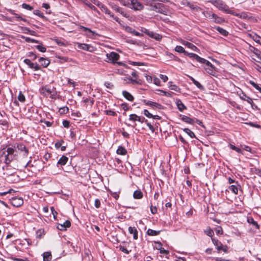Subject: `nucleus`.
<instances>
[{
	"label": "nucleus",
	"instance_id": "29",
	"mask_svg": "<svg viewBox=\"0 0 261 261\" xmlns=\"http://www.w3.org/2000/svg\"><path fill=\"white\" fill-rule=\"evenodd\" d=\"M175 50L180 53H184L185 55L188 54V52L186 51L185 49L181 46H176Z\"/></svg>",
	"mask_w": 261,
	"mask_h": 261
},
{
	"label": "nucleus",
	"instance_id": "40",
	"mask_svg": "<svg viewBox=\"0 0 261 261\" xmlns=\"http://www.w3.org/2000/svg\"><path fill=\"white\" fill-rule=\"evenodd\" d=\"M10 11L11 12L12 14H14L15 16V17L18 20H22L24 21H27V20L25 19L22 18L18 14L14 13L13 11L10 10Z\"/></svg>",
	"mask_w": 261,
	"mask_h": 261
},
{
	"label": "nucleus",
	"instance_id": "31",
	"mask_svg": "<svg viewBox=\"0 0 261 261\" xmlns=\"http://www.w3.org/2000/svg\"><path fill=\"white\" fill-rule=\"evenodd\" d=\"M176 104H177L178 109L180 111H182L184 109H186L185 106H184V105L182 103V102L180 100H178L176 102Z\"/></svg>",
	"mask_w": 261,
	"mask_h": 261
},
{
	"label": "nucleus",
	"instance_id": "60",
	"mask_svg": "<svg viewBox=\"0 0 261 261\" xmlns=\"http://www.w3.org/2000/svg\"><path fill=\"white\" fill-rule=\"evenodd\" d=\"M94 4L98 6L100 9L101 8V6H102L103 5L101 4L100 2L98 1H95L94 2Z\"/></svg>",
	"mask_w": 261,
	"mask_h": 261
},
{
	"label": "nucleus",
	"instance_id": "8",
	"mask_svg": "<svg viewBox=\"0 0 261 261\" xmlns=\"http://www.w3.org/2000/svg\"><path fill=\"white\" fill-rule=\"evenodd\" d=\"M210 20L217 23H221L224 21V19L223 18L217 16L214 13H213Z\"/></svg>",
	"mask_w": 261,
	"mask_h": 261
},
{
	"label": "nucleus",
	"instance_id": "55",
	"mask_svg": "<svg viewBox=\"0 0 261 261\" xmlns=\"http://www.w3.org/2000/svg\"><path fill=\"white\" fill-rule=\"evenodd\" d=\"M213 259L215 260V261H230L229 260L225 259L224 258H223L222 257H214Z\"/></svg>",
	"mask_w": 261,
	"mask_h": 261
},
{
	"label": "nucleus",
	"instance_id": "24",
	"mask_svg": "<svg viewBox=\"0 0 261 261\" xmlns=\"http://www.w3.org/2000/svg\"><path fill=\"white\" fill-rule=\"evenodd\" d=\"M129 120L131 121H139V122H142V121L141 120V118L136 114H131L129 116Z\"/></svg>",
	"mask_w": 261,
	"mask_h": 261
},
{
	"label": "nucleus",
	"instance_id": "36",
	"mask_svg": "<svg viewBox=\"0 0 261 261\" xmlns=\"http://www.w3.org/2000/svg\"><path fill=\"white\" fill-rule=\"evenodd\" d=\"M203 14L204 15V16L205 17L208 18L210 19H211L212 16L213 14V13H212V12L209 11H205L203 12Z\"/></svg>",
	"mask_w": 261,
	"mask_h": 261
},
{
	"label": "nucleus",
	"instance_id": "51",
	"mask_svg": "<svg viewBox=\"0 0 261 261\" xmlns=\"http://www.w3.org/2000/svg\"><path fill=\"white\" fill-rule=\"evenodd\" d=\"M44 233V230L42 229H39L37 231V237L40 238L42 235V234Z\"/></svg>",
	"mask_w": 261,
	"mask_h": 261
},
{
	"label": "nucleus",
	"instance_id": "30",
	"mask_svg": "<svg viewBox=\"0 0 261 261\" xmlns=\"http://www.w3.org/2000/svg\"><path fill=\"white\" fill-rule=\"evenodd\" d=\"M126 152L127 151L126 149L122 146L119 147V148L117 150V153L119 154L125 155L126 153Z\"/></svg>",
	"mask_w": 261,
	"mask_h": 261
},
{
	"label": "nucleus",
	"instance_id": "64",
	"mask_svg": "<svg viewBox=\"0 0 261 261\" xmlns=\"http://www.w3.org/2000/svg\"><path fill=\"white\" fill-rule=\"evenodd\" d=\"M254 68L258 72L261 73V67L259 66L258 65L255 64Z\"/></svg>",
	"mask_w": 261,
	"mask_h": 261
},
{
	"label": "nucleus",
	"instance_id": "19",
	"mask_svg": "<svg viewBox=\"0 0 261 261\" xmlns=\"http://www.w3.org/2000/svg\"><path fill=\"white\" fill-rule=\"evenodd\" d=\"M160 230H154L151 229H148L147 231V234L150 236H155L159 234Z\"/></svg>",
	"mask_w": 261,
	"mask_h": 261
},
{
	"label": "nucleus",
	"instance_id": "33",
	"mask_svg": "<svg viewBox=\"0 0 261 261\" xmlns=\"http://www.w3.org/2000/svg\"><path fill=\"white\" fill-rule=\"evenodd\" d=\"M208 67L206 68V70L207 71V72L209 73L211 75H214L215 73V71L214 69V67L213 65H212V67L211 66H207Z\"/></svg>",
	"mask_w": 261,
	"mask_h": 261
},
{
	"label": "nucleus",
	"instance_id": "50",
	"mask_svg": "<svg viewBox=\"0 0 261 261\" xmlns=\"http://www.w3.org/2000/svg\"><path fill=\"white\" fill-rule=\"evenodd\" d=\"M229 146H230V147L232 149H233V150H236V151L237 152H241V150L240 148H238V147H236L235 146H234V145H232V144H230V145H229Z\"/></svg>",
	"mask_w": 261,
	"mask_h": 261
},
{
	"label": "nucleus",
	"instance_id": "20",
	"mask_svg": "<svg viewBox=\"0 0 261 261\" xmlns=\"http://www.w3.org/2000/svg\"><path fill=\"white\" fill-rule=\"evenodd\" d=\"M39 61L44 67H46L50 63V61L48 60L43 58H40Z\"/></svg>",
	"mask_w": 261,
	"mask_h": 261
},
{
	"label": "nucleus",
	"instance_id": "5",
	"mask_svg": "<svg viewBox=\"0 0 261 261\" xmlns=\"http://www.w3.org/2000/svg\"><path fill=\"white\" fill-rule=\"evenodd\" d=\"M108 62H111L112 63H116L117 60L119 59V55L115 52H111L108 53L106 55Z\"/></svg>",
	"mask_w": 261,
	"mask_h": 261
},
{
	"label": "nucleus",
	"instance_id": "42",
	"mask_svg": "<svg viewBox=\"0 0 261 261\" xmlns=\"http://www.w3.org/2000/svg\"><path fill=\"white\" fill-rule=\"evenodd\" d=\"M250 84H251L256 90H258L261 92V88L256 83L253 81H250Z\"/></svg>",
	"mask_w": 261,
	"mask_h": 261
},
{
	"label": "nucleus",
	"instance_id": "26",
	"mask_svg": "<svg viewBox=\"0 0 261 261\" xmlns=\"http://www.w3.org/2000/svg\"><path fill=\"white\" fill-rule=\"evenodd\" d=\"M227 191H228V192L229 191H231L232 192V193H233L234 194H238V188L236 186H235L234 185H232V186H230L228 188Z\"/></svg>",
	"mask_w": 261,
	"mask_h": 261
},
{
	"label": "nucleus",
	"instance_id": "61",
	"mask_svg": "<svg viewBox=\"0 0 261 261\" xmlns=\"http://www.w3.org/2000/svg\"><path fill=\"white\" fill-rule=\"evenodd\" d=\"M63 125L65 127H68L69 126V123L68 121L64 120L63 121Z\"/></svg>",
	"mask_w": 261,
	"mask_h": 261
},
{
	"label": "nucleus",
	"instance_id": "14",
	"mask_svg": "<svg viewBox=\"0 0 261 261\" xmlns=\"http://www.w3.org/2000/svg\"><path fill=\"white\" fill-rule=\"evenodd\" d=\"M194 59H195L197 61L200 63H204L207 66H211V67H212V64L209 61L199 57L198 55H197V56L194 58Z\"/></svg>",
	"mask_w": 261,
	"mask_h": 261
},
{
	"label": "nucleus",
	"instance_id": "27",
	"mask_svg": "<svg viewBox=\"0 0 261 261\" xmlns=\"http://www.w3.org/2000/svg\"><path fill=\"white\" fill-rule=\"evenodd\" d=\"M120 2L123 6L130 8L132 0H120Z\"/></svg>",
	"mask_w": 261,
	"mask_h": 261
},
{
	"label": "nucleus",
	"instance_id": "54",
	"mask_svg": "<svg viewBox=\"0 0 261 261\" xmlns=\"http://www.w3.org/2000/svg\"><path fill=\"white\" fill-rule=\"evenodd\" d=\"M51 212L54 216V218L56 219V217L58 215V213L55 210L54 207H51Z\"/></svg>",
	"mask_w": 261,
	"mask_h": 261
},
{
	"label": "nucleus",
	"instance_id": "9",
	"mask_svg": "<svg viewBox=\"0 0 261 261\" xmlns=\"http://www.w3.org/2000/svg\"><path fill=\"white\" fill-rule=\"evenodd\" d=\"M123 28L128 33H130L131 34H133L137 36H141L143 35L137 31H136L135 30L133 29L132 28L128 27V26H123Z\"/></svg>",
	"mask_w": 261,
	"mask_h": 261
},
{
	"label": "nucleus",
	"instance_id": "15",
	"mask_svg": "<svg viewBox=\"0 0 261 261\" xmlns=\"http://www.w3.org/2000/svg\"><path fill=\"white\" fill-rule=\"evenodd\" d=\"M17 147L19 150L21 151H24V155H28V150L26 148V147L24 145L22 144H18Z\"/></svg>",
	"mask_w": 261,
	"mask_h": 261
},
{
	"label": "nucleus",
	"instance_id": "3",
	"mask_svg": "<svg viewBox=\"0 0 261 261\" xmlns=\"http://www.w3.org/2000/svg\"><path fill=\"white\" fill-rule=\"evenodd\" d=\"M212 241L214 245L216 247L218 253H220L221 250H222L225 253L228 252V247L227 245H223L220 241L214 238H212Z\"/></svg>",
	"mask_w": 261,
	"mask_h": 261
},
{
	"label": "nucleus",
	"instance_id": "44",
	"mask_svg": "<svg viewBox=\"0 0 261 261\" xmlns=\"http://www.w3.org/2000/svg\"><path fill=\"white\" fill-rule=\"evenodd\" d=\"M63 226H64L65 229L66 228H68L71 226V223L69 220L66 221L63 224H62Z\"/></svg>",
	"mask_w": 261,
	"mask_h": 261
},
{
	"label": "nucleus",
	"instance_id": "28",
	"mask_svg": "<svg viewBox=\"0 0 261 261\" xmlns=\"http://www.w3.org/2000/svg\"><path fill=\"white\" fill-rule=\"evenodd\" d=\"M124 81H126V83H131L133 85L138 84L139 82L137 81V79H132L131 78L126 77L124 79Z\"/></svg>",
	"mask_w": 261,
	"mask_h": 261
},
{
	"label": "nucleus",
	"instance_id": "38",
	"mask_svg": "<svg viewBox=\"0 0 261 261\" xmlns=\"http://www.w3.org/2000/svg\"><path fill=\"white\" fill-rule=\"evenodd\" d=\"M100 9L102 11H103L105 13H106L109 15H111V11L104 5L102 6H101V8H100Z\"/></svg>",
	"mask_w": 261,
	"mask_h": 261
},
{
	"label": "nucleus",
	"instance_id": "21",
	"mask_svg": "<svg viewBox=\"0 0 261 261\" xmlns=\"http://www.w3.org/2000/svg\"><path fill=\"white\" fill-rule=\"evenodd\" d=\"M146 105L150 106L152 107H155L158 109H161V108H162V106L161 105H160L156 102L151 101H148L146 102Z\"/></svg>",
	"mask_w": 261,
	"mask_h": 261
},
{
	"label": "nucleus",
	"instance_id": "22",
	"mask_svg": "<svg viewBox=\"0 0 261 261\" xmlns=\"http://www.w3.org/2000/svg\"><path fill=\"white\" fill-rule=\"evenodd\" d=\"M68 159L65 156H62L59 160L58 163L61 165H65L67 162Z\"/></svg>",
	"mask_w": 261,
	"mask_h": 261
},
{
	"label": "nucleus",
	"instance_id": "37",
	"mask_svg": "<svg viewBox=\"0 0 261 261\" xmlns=\"http://www.w3.org/2000/svg\"><path fill=\"white\" fill-rule=\"evenodd\" d=\"M184 132L187 133L191 138H194L195 137V134L194 133L192 132L190 129L189 128H185L184 129Z\"/></svg>",
	"mask_w": 261,
	"mask_h": 261
},
{
	"label": "nucleus",
	"instance_id": "45",
	"mask_svg": "<svg viewBox=\"0 0 261 261\" xmlns=\"http://www.w3.org/2000/svg\"><path fill=\"white\" fill-rule=\"evenodd\" d=\"M22 7L23 8L29 10H33V7L30 6L29 5L26 4H23L22 5Z\"/></svg>",
	"mask_w": 261,
	"mask_h": 261
},
{
	"label": "nucleus",
	"instance_id": "57",
	"mask_svg": "<svg viewBox=\"0 0 261 261\" xmlns=\"http://www.w3.org/2000/svg\"><path fill=\"white\" fill-rule=\"evenodd\" d=\"M133 196H143V194L140 191H136L134 192Z\"/></svg>",
	"mask_w": 261,
	"mask_h": 261
},
{
	"label": "nucleus",
	"instance_id": "18",
	"mask_svg": "<svg viewBox=\"0 0 261 261\" xmlns=\"http://www.w3.org/2000/svg\"><path fill=\"white\" fill-rule=\"evenodd\" d=\"M43 261H50L51 259L52 256L49 252H46L43 253Z\"/></svg>",
	"mask_w": 261,
	"mask_h": 261
},
{
	"label": "nucleus",
	"instance_id": "11",
	"mask_svg": "<svg viewBox=\"0 0 261 261\" xmlns=\"http://www.w3.org/2000/svg\"><path fill=\"white\" fill-rule=\"evenodd\" d=\"M24 62L26 64L28 65L30 68H34L35 70H38L40 69V67L38 64H34V63H32L29 59H25L24 60Z\"/></svg>",
	"mask_w": 261,
	"mask_h": 261
},
{
	"label": "nucleus",
	"instance_id": "12",
	"mask_svg": "<svg viewBox=\"0 0 261 261\" xmlns=\"http://www.w3.org/2000/svg\"><path fill=\"white\" fill-rule=\"evenodd\" d=\"M128 232L130 234H133V238L134 240L138 239V231L137 229L134 227H129Z\"/></svg>",
	"mask_w": 261,
	"mask_h": 261
},
{
	"label": "nucleus",
	"instance_id": "16",
	"mask_svg": "<svg viewBox=\"0 0 261 261\" xmlns=\"http://www.w3.org/2000/svg\"><path fill=\"white\" fill-rule=\"evenodd\" d=\"M124 97L129 101H132L134 100V97L129 92L124 91L122 93Z\"/></svg>",
	"mask_w": 261,
	"mask_h": 261
},
{
	"label": "nucleus",
	"instance_id": "39",
	"mask_svg": "<svg viewBox=\"0 0 261 261\" xmlns=\"http://www.w3.org/2000/svg\"><path fill=\"white\" fill-rule=\"evenodd\" d=\"M18 99L20 102H23L25 100L24 95L22 93V92L21 91L19 92V95L18 96Z\"/></svg>",
	"mask_w": 261,
	"mask_h": 261
},
{
	"label": "nucleus",
	"instance_id": "23",
	"mask_svg": "<svg viewBox=\"0 0 261 261\" xmlns=\"http://www.w3.org/2000/svg\"><path fill=\"white\" fill-rule=\"evenodd\" d=\"M182 120L186 122V123H190V124H193L194 123V121H195V120L193 119H192L188 116H184L182 118Z\"/></svg>",
	"mask_w": 261,
	"mask_h": 261
},
{
	"label": "nucleus",
	"instance_id": "13",
	"mask_svg": "<svg viewBox=\"0 0 261 261\" xmlns=\"http://www.w3.org/2000/svg\"><path fill=\"white\" fill-rule=\"evenodd\" d=\"M249 50L253 53L258 59L261 60V52L253 46H250Z\"/></svg>",
	"mask_w": 261,
	"mask_h": 261
},
{
	"label": "nucleus",
	"instance_id": "59",
	"mask_svg": "<svg viewBox=\"0 0 261 261\" xmlns=\"http://www.w3.org/2000/svg\"><path fill=\"white\" fill-rule=\"evenodd\" d=\"M206 234L207 236L212 237L214 234V232L212 229H210L206 231Z\"/></svg>",
	"mask_w": 261,
	"mask_h": 261
},
{
	"label": "nucleus",
	"instance_id": "35",
	"mask_svg": "<svg viewBox=\"0 0 261 261\" xmlns=\"http://www.w3.org/2000/svg\"><path fill=\"white\" fill-rule=\"evenodd\" d=\"M216 30L222 35L224 36H227L228 32L224 29L219 27L216 28Z\"/></svg>",
	"mask_w": 261,
	"mask_h": 261
},
{
	"label": "nucleus",
	"instance_id": "63",
	"mask_svg": "<svg viewBox=\"0 0 261 261\" xmlns=\"http://www.w3.org/2000/svg\"><path fill=\"white\" fill-rule=\"evenodd\" d=\"M195 85L197 87L200 89H203V87L198 82H197Z\"/></svg>",
	"mask_w": 261,
	"mask_h": 261
},
{
	"label": "nucleus",
	"instance_id": "49",
	"mask_svg": "<svg viewBox=\"0 0 261 261\" xmlns=\"http://www.w3.org/2000/svg\"><path fill=\"white\" fill-rule=\"evenodd\" d=\"M120 250L126 253V254H128L129 252V251H128L126 248H125L124 246H120Z\"/></svg>",
	"mask_w": 261,
	"mask_h": 261
},
{
	"label": "nucleus",
	"instance_id": "47",
	"mask_svg": "<svg viewBox=\"0 0 261 261\" xmlns=\"http://www.w3.org/2000/svg\"><path fill=\"white\" fill-rule=\"evenodd\" d=\"M37 48L41 52L44 53L46 51V48L41 45H37Z\"/></svg>",
	"mask_w": 261,
	"mask_h": 261
},
{
	"label": "nucleus",
	"instance_id": "6",
	"mask_svg": "<svg viewBox=\"0 0 261 261\" xmlns=\"http://www.w3.org/2000/svg\"><path fill=\"white\" fill-rule=\"evenodd\" d=\"M150 9L153 11H155L156 12L164 13L165 11L163 9L164 7L163 5L158 3L153 4V3H150L149 4Z\"/></svg>",
	"mask_w": 261,
	"mask_h": 261
},
{
	"label": "nucleus",
	"instance_id": "17",
	"mask_svg": "<svg viewBox=\"0 0 261 261\" xmlns=\"http://www.w3.org/2000/svg\"><path fill=\"white\" fill-rule=\"evenodd\" d=\"M182 44L186 46L187 47H188V48H191L193 50L196 51L197 50V48L194 44L190 42H188L187 41H183Z\"/></svg>",
	"mask_w": 261,
	"mask_h": 261
},
{
	"label": "nucleus",
	"instance_id": "58",
	"mask_svg": "<svg viewBox=\"0 0 261 261\" xmlns=\"http://www.w3.org/2000/svg\"><path fill=\"white\" fill-rule=\"evenodd\" d=\"M150 210L152 213V214H154L157 212V208L156 207H153L152 205H151L150 206Z\"/></svg>",
	"mask_w": 261,
	"mask_h": 261
},
{
	"label": "nucleus",
	"instance_id": "2",
	"mask_svg": "<svg viewBox=\"0 0 261 261\" xmlns=\"http://www.w3.org/2000/svg\"><path fill=\"white\" fill-rule=\"evenodd\" d=\"M214 5L215 7H216L218 9H219L220 10L223 11L226 13H229L232 14L233 15H238L237 14H235L234 12L230 10L229 8V7L226 5L225 4H223L222 2L220 1H216L214 3Z\"/></svg>",
	"mask_w": 261,
	"mask_h": 261
},
{
	"label": "nucleus",
	"instance_id": "62",
	"mask_svg": "<svg viewBox=\"0 0 261 261\" xmlns=\"http://www.w3.org/2000/svg\"><path fill=\"white\" fill-rule=\"evenodd\" d=\"M159 250H160L161 253H163V254H168V251L165 250L164 248H159Z\"/></svg>",
	"mask_w": 261,
	"mask_h": 261
},
{
	"label": "nucleus",
	"instance_id": "41",
	"mask_svg": "<svg viewBox=\"0 0 261 261\" xmlns=\"http://www.w3.org/2000/svg\"><path fill=\"white\" fill-rule=\"evenodd\" d=\"M171 83H172V82L169 83V84H170L169 88H170V89L175 91H178L179 88L175 85H172Z\"/></svg>",
	"mask_w": 261,
	"mask_h": 261
},
{
	"label": "nucleus",
	"instance_id": "46",
	"mask_svg": "<svg viewBox=\"0 0 261 261\" xmlns=\"http://www.w3.org/2000/svg\"><path fill=\"white\" fill-rule=\"evenodd\" d=\"M94 205L96 208H99L100 206V201L98 199H96L94 201Z\"/></svg>",
	"mask_w": 261,
	"mask_h": 261
},
{
	"label": "nucleus",
	"instance_id": "4",
	"mask_svg": "<svg viewBox=\"0 0 261 261\" xmlns=\"http://www.w3.org/2000/svg\"><path fill=\"white\" fill-rule=\"evenodd\" d=\"M10 200L11 204L15 207H19L23 203V200L21 197H12Z\"/></svg>",
	"mask_w": 261,
	"mask_h": 261
},
{
	"label": "nucleus",
	"instance_id": "7",
	"mask_svg": "<svg viewBox=\"0 0 261 261\" xmlns=\"http://www.w3.org/2000/svg\"><path fill=\"white\" fill-rule=\"evenodd\" d=\"M130 9L135 11H141L144 8V5L138 0H132Z\"/></svg>",
	"mask_w": 261,
	"mask_h": 261
},
{
	"label": "nucleus",
	"instance_id": "32",
	"mask_svg": "<svg viewBox=\"0 0 261 261\" xmlns=\"http://www.w3.org/2000/svg\"><path fill=\"white\" fill-rule=\"evenodd\" d=\"M78 47L81 49H83L85 50H89L90 47V46L86 44H80L77 43Z\"/></svg>",
	"mask_w": 261,
	"mask_h": 261
},
{
	"label": "nucleus",
	"instance_id": "34",
	"mask_svg": "<svg viewBox=\"0 0 261 261\" xmlns=\"http://www.w3.org/2000/svg\"><path fill=\"white\" fill-rule=\"evenodd\" d=\"M250 36L256 42L261 43V37L255 34L253 35H250Z\"/></svg>",
	"mask_w": 261,
	"mask_h": 261
},
{
	"label": "nucleus",
	"instance_id": "25",
	"mask_svg": "<svg viewBox=\"0 0 261 261\" xmlns=\"http://www.w3.org/2000/svg\"><path fill=\"white\" fill-rule=\"evenodd\" d=\"M247 221L249 223L252 224L253 225L255 226L257 229H259V226L257 224V222L254 220L252 217L248 218Z\"/></svg>",
	"mask_w": 261,
	"mask_h": 261
},
{
	"label": "nucleus",
	"instance_id": "48",
	"mask_svg": "<svg viewBox=\"0 0 261 261\" xmlns=\"http://www.w3.org/2000/svg\"><path fill=\"white\" fill-rule=\"evenodd\" d=\"M144 114L148 118H151L153 117V115L149 112V111L147 110H144Z\"/></svg>",
	"mask_w": 261,
	"mask_h": 261
},
{
	"label": "nucleus",
	"instance_id": "52",
	"mask_svg": "<svg viewBox=\"0 0 261 261\" xmlns=\"http://www.w3.org/2000/svg\"><path fill=\"white\" fill-rule=\"evenodd\" d=\"M153 83L155 85L159 86L160 85V80L156 77H153Z\"/></svg>",
	"mask_w": 261,
	"mask_h": 261
},
{
	"label": "nucleus",
	"instance_id": "53",
	"mask_svg": "<svg viewBox=\"0 0 261 261\" xmlns=\"http://www.w3.org/2000/svg\"><path fill=\"white\" fill-rule=\"evenodd\" d=\"M160 77L163 81L164 82H167L168 80V76L165 75L160 74Z\"/></svg>",
	"mask_w": 261,
	"mask_h": 261
},
{
	"label": "nucleus",
	"instance_id": "10",
	"mask_svg": "<svg viewBox=\"0 0 261 261\" xmlns=\"http://www.w3.org/2000/svg\"><path fill=\"white\" fill-rule=\"evenodd\" d=\"M145 33L150 37L155 39L156 40H160L162 39V36L159 34L150 31H146Z\"/></svg>",
	"mask_w": 261,
	"mask_h": 261
},
{
	"label": "nucleus",
	"instance_id": "1",
	"mask_svg": "<svg viewBox=\"0 0 261 261\" xmlns=\"http://www.w3.org/2000/svg\"><path fill=\"white\" fill-rule=\"evenodd\" d=\"M14 150L12 147L4 148L0 150V159L1 162L9 164L14 158Z\"/></svg>",
	"mask_w": 261,
	"mask_h": 261
},
{
	"label": "nucleus",
	"instance_id": "43",
	"mask_svg": "<svg viewBox=\"0 0 261 261\" xmlns=\"http://www.w3.org/2000/svg\"><path fill=\"white\" fill-rule=\"evenodd\" d=\"M16 192H17L16 191L13 190V189H10L8 191L4 192L2 193L1 194L2 195H6V194H15Z\"/></svg>",
	"mask_w": 261,
	"mask_h": 261
},
{
	"label": "nucleus",
	"instance_id": "56",
	"mask_svg": "<svg viewBox=\"0 0 261 261\" xmlns=\"http://www.w3.org/2000/svg\"><path fill=\"white\" fill-rule=\"evenodd\" d=\"M34 14L38 15L41 17H43V15L42 13H41L39 10H35L34 12Z\"/></svg>",
	"mask_w": 261,
	"mask_h": 261
}]
</instances>
